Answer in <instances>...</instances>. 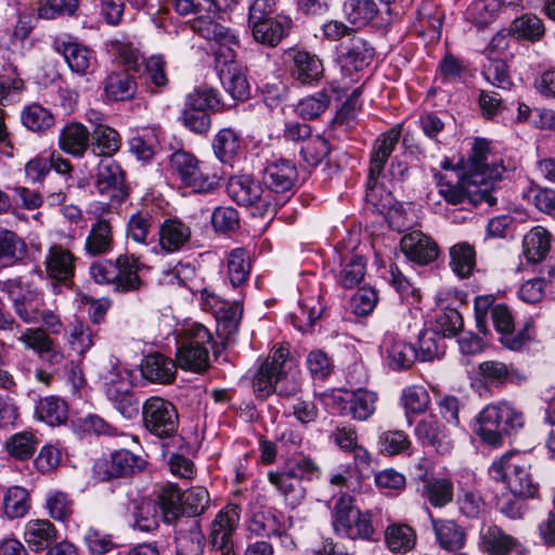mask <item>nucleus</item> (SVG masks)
Listing matches in <instances>:
<instances>
[{
    "label": "nucleus",
    "instance_id": "nucleus-27",
    "mask_svg": "<svg viewBox=\"0 0 555 555\" xmlns=\"http://www.w3.org/2000/svg\"><path fill=\"white\" fill-rule=\"evenodd\" d=\"M31 508V500L28 490L21 486H12L5 489L2 496L1 511L8 520L24 518Z\"/></svg>",
    "mask_w": 555,
    "mask_h": 555
},
{
    "label": "nucleus",
    "instance_id": "nucleus-1",
    "mask_svg": "<svg viewBox=\"0 0 555 555\" xmlns=\"http://www.w3.org/2000/svg\"><path fill=\"white\" fill-rule=\"evenodd\" d=\"M302 377L297 361L291 356L288 344H279L259 365L253 389L257 398L266 399L273 393L295 397L301 391Z\"/></svg>",
    "mask_w": 555,
    "mask_h": 555
},
{
    "label": "nucleus",
    "instance_id": "nucleus-21",
    "mask_svg": "<svg viewBox=\"0 0 555 555\" xmlns=\"http://www.w3.org/2000/svg\"><path fill=\"white\" fill-rule=\"evenodd\" d=\"M55 50L61 53L69 68L77 74L85 75L95 64V57L92 51L82 44L72 41L56 40Z\"/></svg>",
    "mask_w": 555,
    "mask_h": 555
},
{
    "label": "nucleus",
    "instance_id": "nucleus-51",
    "mask_svg": "<svg viewBox=\"0 0 555 555\" xmlns=\"http://www.w3.org/2000/svg\"><path fill=\"white\" fill-rule=\"evenodd\" d=\"M137 85L127 73H112L104 85L105 94L113 101L131 99L135 93Z\"/></svg>",
    "mask_w": 555,
    "mask_h": 555
},
{
    "label": "nucleus",
    "instance_id": "nucleus-34",
    "mask_svg": "<svg viewBox=\"0 0 555 555\" xmlns=\"http://www.w3.org/2000/svg\"><path fill=\"white\" fill-rule=\"evenodd\" d=\"M444 14L433 2H424L417 11V27L422 36L428 37L430 42L438 41L441 37V27Z\"/></svg>",
    "mask_w": 555,
    "mask_h": 555
},
{
    "label": "nucleus",
    "instance_id": "nucleus-3",
    "mask_svg": "<svg viewBox=\"0 0 555 555\" xmlns=\"http://www.w3.org/2000/svg\"><path fill=\"white\" fill-rule=\"evenodd\" d=\"M401 128L402 126L398 124L379 134L371 152L365 201L374 210L382 215L392 208L393 197L390 192H387L377 183V179L380 177L386 162L399 142Z\"/></svg>",
    "mask_w": 555,
    "mask_h": 555
},
{
    "label": "nucleus",
    "instance_id": "nucleus-47",
    "mask_svg": "<svg viewBox=\"0 0 555 555\" xmlns=\"http://www.w3.org/2000/svg\"><path fill=\"white\" fill-rule=\"evenodd\" d=\"M379 12L374 0H346L344 3L346 18L357 27L371 23Z\"/></svg>",
    "mask_w": 555,
    "mask_h": 555
},
{
    "label": "nucleus",
    "instance_id": "nucleus-61",
    "mask_svg": "<svg viewBox=\"0 0 555 555\" xmlns=\"http://www.w3.org/2000/svg\"><path fill=\"white\" fill-rule=\"evenodd\" d=\"M328 143L320 134H314L300 146V156L308 167L320 165L328 155Z\"/></svg>",
    "mask_w": 555,
    "mask_h": 555
},
{
    "label": "nucleus",
    "instance_id": "nucleus-59",
    "mask_svg": "<svg viewBox=\"0 0 555 555\" xmlns=\"http://www.w3.org/2000/svg\"><path fill=\"white\" fill-rule=\"evenodd\" d=\"M361 90L356 88L341 107L336 112L333 119L334 127H341L344 130H349L354 127L357 122V114L361 108L360 103Z\"/></svg>",
    "mask_w": 555,
    "mask_h": 555
},
{
    "label": "nucleus",
    "instance_id": "nucleus-37",
    "mask_svg": "<svg viewBox=\"0 0 555 555\" xmlns=\"http://www.w3.org/2000/svg\"><path fill=\"white\" fill-rule=\"evenodd\" d=\"M524 255L529 262L542 261L551 248V234L542 227L532 228L522 240Z\"/></svg>",
    "mask_w": 555,
    "mask_h": 555
},
{
    "label": "nucleus",
    "instance_id": "nucleus-42",
    "mask_svg": "<svg viewBox=\"0 0 555 555\" xmlns=\"http://www.w3.org/2000/svg\"><path fill=\"white\" fill-rule=\"evenodd\" d=\"M250 258L245 248H234L227 256V276L233 287H240L250 274Z\"/></svg>",
    "mask_w": 555,
    "mask_h": 555
},
{
    "label": "nucleus",
    "instance_id": "nucleus-33",
    "mask_svg": "<svg viewBox=\"0 0 555 555\" xmlns=\"http://www.w3.org/2000/svg\"><path fill=\"white\" fill-rule=\"evenodd\" d=\"M268 479L291 505L297 506L305 499L306 490L301 481L291 474L288 468L283 472H270Z\"/></svg>",
    "mask_w": 555,
    "mask_h": 555
},
{
    "label": "nucleus",
    "instance_id": "nucleus-41",
    "mask_svg": "<svg viewBox=\"0 0 555 555\" xmlns=\"http://www.w3.org/2000/svg\"><path fill=\"white\" fill-rule=\"evenodd\" d=\"M35 415L39 421L50 426L64 424L68 417V408L64 400L55 396L41 398L35 409Z\"/></svg>",
    "mask_w": 555,
    "mask_h": 555
},
{
    "label": "nucleus",
    "instance_id": "nucleus-26",
    "mask_svg": "<svg viewBox=\"0 0 555 555\" xmlns=\"http://www.w3.org/2000/svg\"><path fill=\"white\" fill-rule=\"evenodd\" d=\"M421 495L434 507H444L450 504L454 498L453 482L448 477H426L423 478Z\"/></svg>",
    "mask_w": 555,
    "mask_h": 555
},
{
    "label": "nucleus",
    "instance_id": "nucleus-24",
    "mask_svg": "<svg viewBox=\"0 0 555 555\" xmlns=\"http://www.w3.org/2000/svg\"><path fill=\"white\" fill-rule=\"evenodd\" d=\"M219 78L223 89L237 101H245L249 98L250 87L246 77L245 69L237 63H230L228 66H221Z\"/></svg>",
    "mask_w": 555,
    "mask_h": 555
},
{
    "label": "nucleus",
    "instance_id": "nucleus-31",
    "mask_svg": "<svg viewBox=\"0 0 555 555\" xmlns=\"http://www.w3.org/2000/svg\"><path fill=\"white\" fill-rule=\"evenodd\" d=\"M433 529L439 545L448 551L464 547L466 534L464 529L452 519L431 518Z\"/></svg>",
    "mask_w": 555,
    "mask_h": 555
},
{
    "label": "nucleus",
    "instance_id": "nucleus-11",
    "mask_svg": "<svg viewBox=\"0 0 555 555\" xmlns=\"http://www.w3.org/2000/svg\"><path fill=\"white\" fill-rule=\"evenodd\" d=\"M240 507L235 504H228L216 515L211 521L208 534L212 548L220 552V555H236L233 545V534L240 522Z\"/></svg>",
    "mask_w": 555,
    "mask_h": 555
},
{
    "label": "nucleus",
    "instance_id": "nucleus-50",
    "mask_svg": "<svg viewBox=\"0 0 555 555\" xmlns=\"http://www.w3.org/2000/svg\"><path fill=\"white\" fill-rule=\"evenodd\" d=\"M240 147L241 138L232 128H223L219 130L212 141L214 153L222 163H230L233 160Z\"/></svg>",
    "mask_w": 555,
    "mask_h": 555
},
{
    "label": "nucleus",
    "instance_id": "nucleus-30",
    "mask_svg": "<svg viewBox=\"0 0 555 555\" xmlns=\"http://www.w3.org/2000/svg\"><path fill=\"white\" fill-rule=\"evenodd\" d=\"M365 273V259L358 254H348L340 260L335 279L340 287L348 289L359 286L364 280Z\"/></svg>",
    "mask_w": 555,
    "mask_h": 555
},
{
    "label": "nucleus",
    "instance_id": "nucleus-18",
    "mask_svg": "<svg viewBox=\"0 0 555 555\" xmlns=\"http://www.w3.org/2000/svg\"><path fill=\"white\" fill-rule=\"evenodd\" d=\"M292 25L293 22L288 16L279 14L250 24L249 26L251 27L253 36L257 42L268 47H275L288 35Z\"/></svg>",
    "mask_w": 555,
    "mask_h": 555
},
{
    "label": "nucleus",
    "instance_id": "nucleus-28",
    "mask_svg": "<svg viewBox=\"0 0 555 555\" xmlns=\"http://www.w3.org/2000/svg\"><path fill=\"white\" fill-rule=\"evenodd\" d=\"M89 130L80 122H72L61 131L59 146L74 157H82L89 146Z\"/></svg>",
    "mask_w": 555,
    "mask_h": 555
},
{
    "label": "nucleus",
    "instance_id": "nucleus-49",
    "mask_svg": "<svg viewBox=\"0 0 555 555\" xmlns=\"http://www.w3.org/2000/svg\"><path fill=\"white\" fill-rule=\"evenodd\" d=\"M158 507L165 522L175 521L180 515L184 514L183 494L173 485L164 487L158 494Z\"/></svg>",
    "mask_w": 555,
    "mask_h": 555
},
{
    "label": "nucleus",
    "instance_id": "nucleus-36",
    "mask_svg": "<svg viewBox=\"0 0 555 555\" xmlns=\"http://www.w3.org/2000/svg\"><path fill=\"white\" fill-rule=\"evenodd\" d=\"M340 60L343 66L360 70L373 60V49L362 38L353 37L341 46Z\"/></svg>",
    "mask_w": 555,
    "mask_h": 555
},
{
    "label": "nucleus",
    "instance_id": "nucleus-58",
    "mask_svg": "<svg viewBox=\"0 0 555 555\" xmlns=\"http://www.w3.org/2000/svg\"><path fill=\"white\" fill-rule=\"evenodd\" d=\"M513 34L518 38L538 41L544 33L545 27L541 18L533 14H524L512 23Z\"/></svg>",
    "mask_w": 555,
    "mask_h": 555
},
{
    "label": "nucleus",
    "instance_id": "nucleus-2",
    "mask_svg": "<svg viewBox=\"0 0 555 555\" xmlns=\"http://www.w3.org/2000/svg\"><path fill=\"white\" fill-rule=\"evenodd\" d=\"M524 425L522 412L502 401L488 404L476 415L473 431L483 443L498 448L506 436L516 434Z\"/></svg>",
    "mask_w": 555,
    "mask_h": 555
},
{
    "label": "nucleus",
    "instance_id": "nucleus-35",
    "mask_svg": "<svg viewBox=\"0 0 555 555\" xmlns=\"http://www.w3.org/2000/svg\"><path fill=\"white\" fill-rule=\"evenodd\" d=\"M293 61V75L301 83H311L322 77L323 64L317 55L305 50H298L294 52Z\"/></svg>",
    "mask_w": 555,
    "mask_h": 555
},
{
    "label": "nucleus",
    "instance_id": "nucleus-25",
    "mask_svg": "<svg viewBox=\"0 0 555 555\" xmlns=\"http://www.w3.org/2000/svg\"><path fill=\"white\" fill-rule=\"evenodd\" d=\"M75 256L63 246H51L44 261L49 276L59 281L69 280L75 272Z\"/></svg>",
    "mask_w": 555,
    "mask_h": 555
},
{
    "label": "nucleus",
    "instance_id": "nucleus-13",
    "mask_svg": "<svg viewBox=\"0 0 555 555\" xmlns=\"http://www.w3.org/2000/svg\"><path fill=\"white\" fill-rule=\"evenodd\" d=\"M298 180V170L289 159L278 158L269 162L262 173L266 193L293 194Z\"/></svg>",
    "mask_w": 555,
    "mask_h": 555
},
{
    "label": "nucleus",
    "instance_id": "nucleus-44",
    "mask_svg": "<svg viewBox=\"0 0 555 555\" xmlns=\"http://www.w3.org/2000/svg\"><path fill=\"white\" fill-rule=\"evenodd\" d=\"M385 542L392 553L404 554L416 544L414 529L403 524H392L385 531Z\"/></svg>",
    "mask_w": 555,
    "mask_h": 555
},
{
    "label": "nucleus",
    "instance_id": "nucleus-43",
    "mask_svg": "<svg viewBox=\"0 0 555 555\" xmlns=\"http://www.w3.org/2000/svg\"><path fill=\"white\" fill-rule=\"evenodd\" d=\"M177 349H209L212 337L210 332L199 323H191L177 333Z\"/></svg>",
    "mask_w": 555,
    "mask_h": 555
},
{
    "label": "nucleus",
    "instance_id": "nucleus-29",
    "mask_svg": "<svg viewBox=\"0 0 555 555\" xmlns=\"http://www.w3.org/2000/svg\"><path fill=\"white\" fill-rule=\"evenodd\" d=\"M383 348L387 353L388 366L395 371L409 369L418 358L417 351L410 344L392 335L385 337Z\"/></svg>",
    "mask_w": 555,
    "mask_h": 555
},
{
    "label": "nucleus",
    "instance_id": "nucleus-38",
    "mask_svg": "<svg viewBox=\"0 0 555 555\" xmlns=\"http://www.w3.org/2000/svg\"><path fill=\"white\" fill-rule=\"evenodd\" d=\"M250 532L259 537H281L285 532L283 515L273 509H262L254 514Z\"/></svg>",
    "mask_w": 555,
    "mask_h": 555
},
{
    "label": "nucleus",
    "instance_id": "nucleus-20",
    "mask_svg": "<svg viewBox=\"0 0 555 555\" xmlns=\"http://www.w3.org/2000/svg\"><path fill=\"white\" fill-rule=\"evenodd\" d=\"M23 539L33 552H41L56 541L57 530L48 519H30L24 525Z\"/></svg>",
    "mask_w": 555,
    "mask_h": 555
},
{
    "label": "nucleus",
    "instance_id": "nucleus-16",
    "mask_svg": "<svg viewBox=\"0 0 555 555\" xmlns=\"http://www.w3.org/2000/svg\"><path fill=\"white\" fill-rule=\"evenodd\" d=\"M191 228L189 224L177 218H168L163 221L158 229V245L152 251L158 254L164 251L171 254L181 250L191 240Z\"/></svg>",
    "mask_w": 555,
    "mask_h": 555
},
{
    "label": "nucleus",
    "instance_id": "nucleus-52",
    "mask_svg": "<svg viewBox=\"0 0 555 555\" xmlns=\"http://www.w3.org/2000/svg\"><path fill=\"white\" fill-rule=\"evenodd\" d=\"M352 501L350 495L343 494L334 505L333 526L338 534L345 535L360 514V511L353 506Z\"/></svg>",
    "mask_w": 555,
    "mask_h": 555
},
{
    "label": "nucleus",
    "instance_id": "nucleus-40",
    "mask_svg": "<svg viewBox=\"0 0 555 555\" xmlns=\"http://www.w3.org/2000/svg\"><path fill=\"white\" fill-rule=\"evenodd\" d=\"M451 270L461 279L468 278L476 267V251L467 242L454 244L450 250Z\"/></svg>",
    "mask_w": 555,
    "mask_h": 555
},
{
    "label": "nucleus",
    "instance_id": "nucleus-5",
    "mask_svg": "<svg viewBox=\"0 0 555 555\" xmlns=\"http://www.w3.org/2000/svg\"><path fill=\"white\" fill-rule=\"evenodd\" d=\"M169 166L172 175L194 192L209 193L218 186L219 175L211 172L205 163L186 151L173 152L169 159Z\"/></svg>",
    "mask_w": 555,
    "mask_h": 555
},
{
    "label": "nucleus",
    "instance_id": "nucleus-4",
    "mask_svg": "<svg viewBox=\"0 0 555 555\" xmlns=\"http://www.w3.org/2000/svg\"><path fill=\"white\" fill-rule=\"evenodd\" d=\"M489 472L494 480L503 481L514 496L530 498L538 492L529 464L519 452H506L492 463Z\"/></svg>",
    "mask_w": 555,
    "mask_h": 555
},
{
    "label": "nucleus",
    "instance_id": "nucleus-63",
    "mask_svg": "<svg viewBox=\"0 0 555 555\" xmlns=\"http://www.w3.org/2000/svg\"><path fill=\"white\" fill-rule=\"evenodd\" d=\"M177 364L182 370L203 372L209 366V349H177Z\"/></svg>",
    "mask_w": 555,
    "mask_h": 555
},
{
    "label": "nucleus",
    "instance_id": "nucleus-8",
    "mask_svg": "<svg viewBox=\"0 0 555 555\" xmlns=\"http://www.w3.org/2000/svg\"><path fill=\"white\" fill-rule=\"evenodd\" d=\"M90 275L98 284H114L118 292L139 289L141 280L138 275V259L120 255L116 262H94L90 266Z\"/></svg>",
    "mask_w": 555,
    "mask_h": 555
},
{
    "label": "nucleus",
    "instance_id": "nucleus-9",
    "mask_svg": "<svg viewBox=\"0 0 555 555\" xmlns=\"http://www.w3.org/2000/svg\"><path fill=\"white\" fill-rule=\"evenodd\" d=\"M145 428L160 439H171L179 426L178 412L175 405L159 397L149 398L142 405Z\"/></svg>",
    "mask_w": 555,
    "mask_h": 555
},
{
    "label": "nucleus",
    "instance_id": "nucleus-32",
    "mask_svg": "<svg viewBox=\"0 0 555 555\" xmlns=\"http://www.w3.org/2000/svg\"><path fill=\"white\" fill-rule=\"evenodd\" d=\"M26 254L27 245L21 236L11 230H0V269L15 266Z\"/></svg>",
    "mask_w": 555,
    "mask_h": 555
},
{
    "label": "nucleus",
    "instance_id": "nucleus-56",
    "mask_svg": "<svg viewBox=\"0 0 555 555\" xmlns=\"http://www.w3.org/2000/svg\"><path fill=\"white\" fill-rule=\"evenodd\" d=\"M153 227V216L149 211H138L130 216L127 223V237L146 246Z\"/></svg>",
    "mask_w": 555,
    "mask_h": 555
},
{
    "label": "nucleus",
    "instance_id": "nucleus-46",
    "mask_svg": "<svg viewBox=\"0 0 555 555\" xmlns=\"http://www.w3.org/2000/svg\"><path fill=\"white\" fill-rule=\"evenodd\" d=\"M130 387V383H124L119 389L109 388L106 395L114 408L126 420L134 418L140 411V401L131 392Z\"/></svg>",
    "mask_w": 555,
    "mask_h": 555
},
{
    "label": "nucleus",
    "instance_id": "nucleus-7",
    "mask_svg": "<svg viewBox=\"0 0 555 555\" xmlns=\"http://www.w3.org/2000/svg\"><path fill=\"white\" fill-rule=\"evenodd\" d=\"M192 29L201 37L214 42L211 49L220 67L236 63V49L240 46V40L233 30L221 25L210 15H199L194 18Z\"/></svg>",
    "mask_w": 555,
    "mask_h": 555
},
{
    "label": "nucleus",
    "instance_id": "nucleus-55",
    "mask_svg": "<svg viewBox=\"0 0 555 555\" xmlns=\"http://www.w3.org/2000/svg\"><path fill=\"white\" fill-rule=\"evenodd\" d=\"M21 119L23 125L31 131H44L54 124L52 113L38 103L24 107Z\"/></svg>",
    "mask_w": 555,
    "mask_h": 555
},
{
    "label": "nucleus",
    "instance_id": "nucleus-39",
    "mask_svg": "<svg viewBox=\"0 0 555 555\" xmlns=\"http://www.w3.org/2000/svg\"><path fill=\"white\" fill-rule=\"evenodd\" d=\"M481 376L491 383H512L519 385L527 379L524 372L500 361H485L479 364Z\"/></svg>",
    "mask_w": 555,
    "mask_h": 555
},
{
    "label": "nucleus",
    "instance_id": "nucleus-15",
    "mask_svg": "<svg viewBox=\"0 0 555 555\" xmlns=\"http://www.w3.org/2000/svg\"><path fill=\"white\" fill-rule=\"evenodd\" d=\"M228 195L238 205L249 206L259 204L261 207L272 205L271 195L262 190L259 182L249 176H234L227 184Z\"/></svg>",
    "mask_w": 555,
    "mask_h": 555
},
{
    "label": "nucleus",
    "instance_id": "nucleus-14",
    "mask_svg": "<svg viewBox=\"0 0 555 555\" xmlns=\"http://www.w3.org/2000/svg\"><path fill=\"white\" fill-rule=\"evenodd\" d=\"M479 546L491 555H529L527 546L496 525L481 529Z\"/></svg>",
    "mask_w": 555,
    "mask_h": 555
},
{
    "label": "nucleus",
    "instance_id": "nucleus-53",
    "mask_svg": "<svg viewBox=\"0 0 555 555\" xmlns=\"http://www.w3.org/2000/svg\"><path fill=\"white\" fill-rule=\"evenodd\" d=\"M107 49L127 70H139L142 64L141 54L131 42L125 39H113L107 43Z\"/></svg>",
    "mask_w": 555,
    "mask_h": 555
},
{
    "label": "nucleus",
    "instance_id": "nucleus-6",
    "mask_svg": "<svg viewBox=\"0 0 555 555\" xmlns=\"http://www.w3.org/2000/svg\"><path fill=\"white\" fill-rule=\"evenodd\" d=\"M325 404L340 416H350L365 422L375 413L378 395L375 391L359 388L357 390L334 389L323 395Z\"/></svg>",
    "mask_w": 555,
    "mask_h": 555
},
{
    "label": "nucleus",
    "instance_id": "nucleus-23",
    "mask_svg": "<svg viewBox=\"0 0 555 555\" xmlns=\"http://www.w3.org/2000/svg\"><path fill=\"white\" fill-rule=\"evenodd\" d=\"M114 246L113 228L108 220L99 219L92 223L85 241L87 255L96 257L111 253Z\"/></svg>",
    "mask_w": 555,
    "mask_h": 555
},
{
    "label": "nucleus",
    "instance_id": "nucleus-64",
    "mask_svg": "<svg viewBox=\"0 0 555 555\" xmlns=\"http://www.w3.org/2000/svg\"><path fill=\"white\" fill-rule=\"evenodd\" d=\"M24 90V81L11 66L4 68L0 75V104L12 103L18 100Z\"/></svg>",
    "mask_w": 555,
    "mask_h": 555
},
{
    "label": "nucleus",
    "instance_id": "nucleus-57",
    "mask_svg": "<svg viewBox=\"0 0 555 555\" xmlns=\"http://www.w3.org/2000/svg\"><path fill=\"white\" fill-rule=\"evenodd\" d=\"M446 349L444 338L433 328H426L418 335V358L422 361H430L443 354Z\"/></svg>",
    "mask_w": 555,
    "mask_h": 555
},
{
    "label": "nucleus",
    "instance_id": "nucleus-19",
    "mask_svg": "<svg viewBox=\"0 0 555 555\" xmlns=\"http://www.w3.org/2000/svg\"><path fill=\"white\" fill-rule=\"evenodd\" d=\"M489 154L488 141L476 139L467 162V176L472 183H483L486 179H495L499 176L498 168L490 167L488 163Z\"/></svg>",
    "mask_w": 555,
    "mask_h": 555
},
{
    "label": "nucleus",
    "instance_id": "nucleus-45",
    "mask_svg": "<svg viewBox=\"0 0 555 555\" xmlns=\"http://www.w3.org/2000/svg\"><path fill=\"white\" fill-rule=\"evenodd\" d=\"M415 436L423 444L433 446L438 451L447 450V447H443V440L447 437L446 428L434 415H429L417 423Z\"/></svg>",
    "mask_w": 555,
    "mask_h": 555
},
{
    "label": "nucleus",
    "instance_id": "nucleus-10",
    "mask_svg": "<svg viewBox=\"0 0 555 555\" xmlns=\"http://www.w3.org/2000/svg\"><path fill=\"white\" fill-rule=\"evenodd\" d=\"M0 288L8 294L16 315L24 323L36 324L39 322V313L44 302L37 288L17 280L0 282Z\"/></svg>",
    "mask_w": 555,
    "mask_h": 555
},
{
    "label": "nucleus",
    "instance_id": "nucleus-62",
    "mask_svg": "<svg viewBox=\"0 0 555 555\" xmlns=\"http://www.w3.org/2000/svg\"><path fill=\"white\" fill-rule=\"evenodd\" d=\"M177 555H202L203 534L196 521H192L188 532H179L177 538Z\"/></svg>",
    "mask_w": 555,
    "mask_h": 555
},
{
    "label": "nucleus",
    "instance_id": "nucleus-54",
    "mask_svg": "<svg viewBox=\"0 0 555 555\" xmlns=\"http://www.w3.org/2000/svg\"><path fill=\"white\" fill-rule=\"evenodd\" d=\"M38 443L39 441L34 433L21 431L5 441V449L11 456L24 461L34 455Z\"/></svg>",
    "mask_w": 555,
    "mask_h": 555
},
{
    "label": "nucleus",
    "instance_id": "nucleus-12",
    "mask_svg": "<svg viewBox=\"0 0 555 555\" xmlns=\"http://www.w3.org/2000/svg\"><path fill=\"white\" fill-rule=\"evenodd\" d=\"M95 189L104 197L121 202L128 195L126 176L120 165L112 157H103L96 169Z\"/></svg>",
    "mask_w": 555,
    "mask_h": 555
},
{
    "label": "nucleus",
    "instance_id": "nucleus-22",
    "mask_svg": "<svg viewBox=\"0 0 555 555\" xmlns=\"http://www.w3.org/2000/svg\"><path fill=\"white\" fill-rule=\"evenodd\" d=\"M177 366V362L172 359L155 352L144 358L141 370L146 379L159 384H169L176 376Z\"/></svg>",
    "mask_w": 555,
    "mask_h": 555
},
{
    "label": "nucleus",
    "instance_id": "nucleus-48",
    "mask_svg": "<svg viewBox=\"0 0 555 555\" xmlns=\"http://www.w3.org/2000/svg\"><path fill=\"white\" fill-rule=\"evenodd\" d=\"M94 332L82 321L76 320L66 328V341L78 356L83 357L94 345Z\"/></svg>",
    "mask_w": 555,
    "mask_h": 555
},
{
    "label": "nucleus",
    "instance_id": "nucleus-17",
    "mask_svg": "<svg viewBox=\"0 0 555 555\" xmlns=\"http://www.w3.org/2000/svg\"><path fill=\"white\" fill-rule=\"evenodd\" d=\"M400 246L405 257L418 264H427L438 256L437 244L422 232L414 231L404 235Z\"/></svg>",
    "mask_w": 555,
    "mask_h": 555
},
{
    "label": "nucleus",
    "instance_id": "nucleus-60",
    "mask_svg": "<svg viewBox=\"0 0 555 555\" xmlns=\"http://www.w3.org/2000/svg\"><path fill=\"white\" fill-rule=\"evenodd\" d=\"M401 402L406 414H421L428 409L430 397L423 386L412 385L402 390Z\"/></svg>",
    "mask_w": 555,
    "mask_h": 555
}]
</instances>
